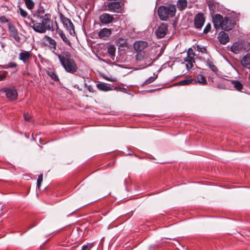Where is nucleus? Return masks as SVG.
I'll return each mask as SVG.
<instances>
[{
    "instance_id": "1",
    "label": "nucleus",
    "mask_w": 250,
    "mask_h": 250,
    "mask_svg": "<svg viewBox=\"0 0 250 250\" xmlns=\"http://www.w3.org/2000/svg\"><path fill=\"white\" fill-rule=\"evenodd\" d=\"M42 19V22H39L32 18H28L29 22L25 21V23L29 26L32 27L34 31L39 33H45L47 30H51L52 27L50 19V15L46 14L44 16H38Z\"/></svg>"
},
{
    "instance_id": "2",
    "label": "nucleus",
    "mask_w": 250,
    "mask_h": 250,
    "mask_svg": "<svg viewBox=\"0 0 250 250\" xmlns=\"http://www.w3.org/2000/svg\"><path fill=\"white\" fill-rule=\"evenodd\" d=\"M54 54L57 56L66 72L74 74L77 71V65L73 59H70V53L69 52H63L61 54L54 53Z\"/></svg>"
},
{
    "instance_id": "3",
    "label": "nucleus",
    "mask_w": 250,
    "mask_h": 250,
    "mask_svg": "<svg viewBox=\"0 0 250 250\" xmlns=\"http://www.w3.org/2000/svg\"><path fill=\"white\" fill-rule=\"evenodd\" d=\"M212 22L214 27L216 30L221 28L226 31H229L235 26V23L231 18L228 17L224 18L219 14H215L212 17Z\"/></svg>"
},
{
    "instance_id": "4",
    "label": "nucleus",
    "mask_w": 250,
    "mask_h": 250,
    "mask_svg": "<svg viewBox=\"0 0 250 250\" xmlns=\"http://www.w3.org/2000/svg\"><path fill=\"white\" fill-rule=\"evenodd\" d=\"M176 7L172 4L160 6L158 9V14L161 20L166 21L169 18H172L175 15Z\"/></svg>"
},
{
    "instance_id": "5",
    "label": "nucleus",
    "mask_w": 250,
    "mask_h": 250,
    "mask_svg": "<svg viewBox=\"0 0 250 250\" xmlns=\"http://www.w3.org/2000/svg\"><path fill=\"white\" fill-rule=\"evenodd\" d=\"M136 60L138 62L141 63V65L143 68L150 65L152 62V59L146 51L137 52L136 55Z\"/></svg>"
},
{
    "instance_id": "6",
    "label": "nucleus",
    "mask_w": 250,
    "mask_h": 250,
    "mask_svg": "<svg viewBox=\"0 0 250 250\" xmlns=\"http://www.w3.org/2000/svg\"><path fill=\"white\" fill-rule=\"evenodd\" d=\"M195 53L193 50L189 48L187 52V56L184 60L187 62L186 67L189 70L193 67V63H195L194 57Z\"/></svg>"
},
{
    "instance_id": "7",
    "label": "nucleus",
    "mask_w": 250,
    "mask_h": 250,
    "mask_svg": "<svg viewBox=\"0 0 250 250\" xmlns=\"http://www.w3.org/2000/svg\"><path fill=\"white\" fill-rule=\"evenodd\" d=\"M61 20L64 27L69 32L70 34H75L74 26L72 21L68 18L64 17H61Z\"/></svg>"
},
{
    "instance_id": "8",
    "label": "nucleus",
    "mask_w": 250,
    "mask_h": 250,
    "mask_svg": "<svg viewBox=\"0 0 250 250\" xmlns=\"http://www.w3.org/2000/svg\"><path fill=\"white\" fill-rule=\"evenodd\" d=\"M205 18L202 13L196 14L194 19V25L195 28L201 29L204 24Z\"/></svg>"
},
{
    "instance_id": "9",
    "label": "nucleus",
    "mask_w": 250,
    "mask_h": 250,
    "mask_svg": "<svg viewBox=\"0 0 250 250\" xmlns=\"http://www.w3.org/2000/svg\"><path fill=\"white\" fill-rule=\"evenodd\" d=\"M43 45L48 46L50 49L52 50V52L54 53L55 50L56 49V42L52 38L45 36L43 39Z\"/></svg>"
},
{
    "instance_id": "10",
    "label": "nucleus",
    "mask_w": 250,
    "mask_h": 250,
    "mask_svg": "<svg viewBox=\"0 0 250 250\" xmlns=\"http://www.w3.org/2000/svg\"><path fill=\"white\" fill-rule=\"evenodd\" d=\"M167 24L162 23L155 31L156 36L160 39L164 38L167 34Z\"/></svg>"
},
{
    "instance_id": "11",
    "label": "nucleus",
    "mask_w": 250,
    "mask_h": 250,
    "mask_svg": "<svg viewBox=\"0 0 250 250\" xmlns=\"http://www.w3.org/2000/svg\"><path fill=\"white\" fill-rule=\"evenodd\" d=\"M100 21L102 24H108L113 22L114 18L113 16L108 13H103L99 17Z\"/></svg>"
},
{
    "instance_id": "12",
    "label": "nucleus",
    "mask_w": 250,
    "mask_h": 250,
    "mask_svg": "<svg viewBox=\"0 0 250 250\" xmlns=\"http://www.w3.org/2000/svg\"><path fill=\"white\" fill-rule=\"evenodd\" d=\"M31 58V54L29 51L22 50L19 55V59L21 61L24 63L29 62L30 59Z\"/></svg>"
},
{
    "instance_id": "13",
    "label": "nucleus",
    "mask_w": 250,
    "mask_h": 250,
    "mask_svg": "<svg viewBox=\"0 0 250 250\" xmlns=\"http://www.w3.org/2000/svg\"><path fill=\"white\" fill-rule=\"evenodd\" d=\"M4 92L6 93V97L11 100H14L17 99L18 93L16 89L14 88H6Z\"/></svg>"
},
{
    "instance_id": "14",
    "label": "nucleus",
    "mask_w": 250,
    "mask_h": 250,
    "mask_svg": "<svg viewBox=\"0 0 250 250\" xmlns=\"http://www.w3.org/2000/svg\"><path fill=\"white\" fill-rule=\"evenodd\" d=\"M147 46V43L146 42L142 41L136 42L134 44V48L137 52L144 51V49H145Z\"/></svg>"
},
{
    "instance_id": "15",
    "label": "nucleus",
    "mask_w": 250,
    "mask_h": 250,
    "mask_svg": "<svg viewBox=\"0 0 250 250\" xmlns=\"http://www.w3.org/2000/svg\"><path fill=\"white\" fill-rule=\"evenodd\" d=\"M218 39L222 44H226L229 41V36L228 33L224 31L220 32L218 35Z\"/></svg>"
},
{
    "instance_id": "16",
    "label": "nucleus",
    "mask_w": 250,
    "mask_h": 250,
    "mask_svg": "<svg viewBox=\"0 0 250 250\" xmlns=\"http://www.w3.org/2000/svg\"><path fill=\"white\" fill-rule=\"evenodd\" d=\"M108 10L113 12H119L121 10V5L119 2H110L107 5Z\"/></svg>"
},
{
    "instance_id": "17",
    "label": "nucleus",
    "mask_w": 250,
    "mask_h": 250,
    "mask_svg": "<svg viewBox=\"0 0 250 250\" xmlns=\"http://www.w3.org/2000/svg\"><path fill=\"white\" fill-rule=\"evenodd\" d=\"M193 80V84H197L199 83L201 85H207L208 84V82L206 80V77L201 75L199 74L195 77H194Z\"/></svg>"
},
{
    "instance_id": "18",
    "label": "nucleus",
    "mask_w": 250,
    "mask_h": 250,
    "mask_svg": "<svg viewBox=\"0 0 250 250\" xmlns=\"http://www.w3.org/2000/svg\"><path fill=\"white\" fill-rule=\"evenodd\" d=\"M111 34V30L110 29L107 28H104L100 30L98 33V36L101 39L106 38L108 37Z\"/></svg>"
},
{
    "instance_id": "19",
    "label": "nucleus",
    "mask_w": 250,
    "mask_h": 250,
    "mask_svg": "<svg viewBox=\"0 0 250 250\" xmlns=\"http://www.w3.org/2000/svg\"><path fill=\"white\" fill-rule=\"evenodd\" d=\"M240 63L243 67L246 68L250 65V52L243 56L240 60Z\"/></svg>"
},
{
    "instance_id": "20",
    "label": "nucleus",
    "mask_w": 250,
    "mask_h": 250,
    "mask_svg": "<svg viewBox=\"0 0 250 250\" xmlns=\"http://www.w3.org/2000/svg\"><path fill=\"white\" fill-rule=\"evenodd\" d=\"M206 65L214 73H216L218 69L216 65H214L213 61L209 58L206 60Z\"/></svg>"
},
{
    "instance_id": "21",
    "label": "nucleus",
    "mask_w": 250,
    "mask_h": 250,
    "mask_svg": "<svg viewBox=\"0 0 250 250\" xmlns=\"http://www.w3.org/2000/svg\"><path fill=\"white\" fill-rule=\"evenodd\" d=\"M242 49V45L241 43L236 42H234L231 46L230 50L235 54L238 53Z\"/></svg>"
},
{
    "instance_id": "22",
    "label": "nucleus",
    "mask_w": 250,
    "mask_h": 250,
    "mask_svg": "<svg viewBox=\"0 0 250 250\" xmlns=\"http://www.w3.org/2000/svg\"><path fill=\"white\" fill-rule=\"evenodd\" d=\"M85 79L84 77H81L80 78V80H79V83H83V84H84V87L86 88V89L88 90V91L89 92V93H94L95 92V90L94 89V88L91 85H87L85 83Z\"/></svg>"
},
{
    "instance_id": "23",
    "label": "nucleus",
    "mask_w": 250,
    "mask_h": 250,
    "mask_svg": "<svg viewBox=\"0 0 250 250\" xmlns=\"http://www.w3.org/2000/svg\"><path fill=\"white\" fill-rule=\"evenodd\" d=\"M97 88L102 91H108L112 89V88L104 83H101L97 84Z\"/></svg>"
},
{
    "instance_id": "24",
    "label": "nucleus",
    "mask_w": 250,
    "mask_h": 250,
    "mask_svg": "<svg viewBox=\"0 0 250 250\" xmlns=\"http://www.w3.org/2000/svg\"><path fill=\"white\" fill-rule=\"evenodd\" d=\"M116 48L113 45H109L107 47V53L111 58L113 60L115 55Z\"/></svg>"
},
{
    "instance_id": "25",
    "label": "nucleus",
    "mask_w": 250,
    "mask_h": 250,
    "mask_svg": "<svg viewBox=\"0 0 250 250\" xmlns=\"http://www.w3.org/2000/svg\"><path fill=\"white\" fill-rule=\"evenodd\" d=\"M231 84H232L234 85V87L237 90L241 91L243 89V84L239 81L237 80H233L231 81Z\"/></svg>"
},
{
    "instance_id": "26",
    "label": "nucleus",
    "mask_w": 250,
    "mask_h": 250,
    "mask_svg": "<svg viewBox=\"0 0 250 250\" xmlns=\"http://www.w3.org/2000/svg\"><path fill=\"white\" fill-rule=\"evenodd\" d=\"M187 6V0H179L177 2V7L179 10H183Z\"/></svg>"
},
{
    "instance_id": "27",
    "label": "nucleus",
    "mask_w": 250,
    "mask_h": 250,
    "mask_svg": "<svg viewBox=\"0 0 250 250\" xmlns=\"http://www.w3.org/2000/svg\"><path fill=\"white\" fill-rule=\"evenodd\" d=\"M18 64L15 62H9L7 64L0 65V69H7L8 68L17 67Z\"/></svg>"
},
{
    "instance_id": "28",
    "label": "nucleus",
    "mask_w": 250,
    "mask_h": 250,
    "mask_svg": "<svg viewBox=\"0 0 250 250\" xmlns=\"http://www.w3.org/2000/svg\"><path fill=\"white\" fill-rule=\"evenodd\" d=\"M8 29L11 36L13 37L14 36L18 34V31L16 27L11 24H9Z\"/></svg>"
},
{
    "instance_id": "29",
    "label": "nucleus",
    "mask_w": 250,
    "mask_h": 250,
    "mask_svg": "<svg viewBox=\"0 0 250 250\" xmlns=\"http://www.w3.org/2000/svg\"><path fill=\"white\" fill-rule=\"evenodd\" d=\"M47 74L51 78L52 80L55 81H59V79L56 74V73L52 70H50L47 72Z\"/></svg>"
},
{
    "instance_id": "30",
    "label": "nucleus",
    "mask_w": 250,
    "mask_h": 250,
    "mask_svg": "<svg viewBox=\"0 0 250 250\" xmlns=\"http://www.w3.org/2000/svg\"><path fill=\"white\" fill-rule=\"evenodd\" d=\"M23 0L25 2V5L28 9L31 10V9H33V8L34 7L35 4L32 0Z\"/></svg>"
},
{
    "instance_id": "31",
    "label": "nucleus",
    "mask_w": 250,
    "mask_h": 250,
    "mask_svg": "<svg viewBox=\"0 0 250 250\" xmlns=\"http://www.w3.org/2000/svg\"><path fill=\"white\" fill-rule=\"evenodd\" d=\"M191 83L193 84L192 79L183 80L178 83V84H179L180 85H188Z\"/></svg>"
},
{
    "instance_id": "32",
    "label": "nucleus",
    "mask_w": 250,
    "mask_h": 250,
    "mask_svg": "<svg viewBox=\"0 0 250 250\" xmlns=\"http://www.w3.org/2000/svg\"><path fill=\"white\" fill-rule=\"evenodd\" d=\"M154 76L150 77L146 80L144 83V84H148L153 83L157 78L158 74H156V75L154 74Z\"/></svg>"
},
{
    "instance_id": "33",
    "label": "nucleus",
    "mask_w": 250,
    "mask_h": 250,
    "mask_svg": "<svg viewBox=\"0 0 250 250\" xmlns=\"http://www.w3.org/2000/svg\"><path fill=\"white\" fill-rule=\"evenodd\" d=\"M61 39L62 40L66 43L67 45L69 46L70 47H71V43L70 42V41L67 38L65 34L61 35Z\"/></svg>"
},
{
    "instance_id": "34",
    "label": "nucleus",
    "mask_w": 250,
    "mask_h": 250,
    "mask_svg": "<svg viewBox=\"0 0 250 250\" xmlns=\"http://www.w3.org/2000/svg\"><path fill=\"white\" fill-rule=\"evenodd\" d=\"M43 181V176L42 174L38 176V179H37V187L40 189L41 184Z\"/></svg>"
},
{
    "instance_id": "35",
    "label": "nucleus",
    "mask_w": 250,
    "mask_h": 250,
    "mask_svg": "<svg viewBox=\"0 0 250 250\" xmlns=\"http://www.w3.org/2000/svg\"><path fill=\"white\" fill-rule=\"evenodd\" d=\"M197 50L200 52L206 53L207 50L205 47L199 45H197Z\"/></svg>"
},
{
    "instance_id": "36",
    "label": "nucleus",
    "mask_w": 250,
    "mask_h": 250,
    "mask_svg": "<svg viewBox=\"0 0 250 250\" xmlns=\"http://www.w3.org/2000/svg\"><path fill=\"white\" fill-rule=\"evenodd\" d=\"M211 26L210 23H208V24H207L204 29L203 33L204 34H207L208 33L211 29Z\"/></svg>"
},
{
    "instance_id": "37",
    "label": "nucleus",
    "mask_w": 250,
    "mask_h": 250,
    "mask_svg": "<svg viewBox=\"0 0 250 250\" xmlns=\"http://www.w3.org/2000/svg\"><path fill=\"white\" fill-rule=\"evenodd\" d=\"M7 74V72L6 71H0V81H3L5 79Z\"/></svg>"
},
{
    "instance_id": "38",
    "label": "nucleus",
    "mask_w": 250,
    "mask_h": 250,
    "mask_svg": "<svg viewBox=\"0 0 250 250\" xmlns=\"http://www.w3.org/2000/svg\"><path fill=\"white\" fill-rule=\"evenodd\" d=\"M19 12H20V13L22 17L25 18L26 17H27V12L25 10L22 9L21 8H19Z\"/></svg>"
},
{
    "instance_id": "39",
    "label": "nucleus",
    "mask_w": 250,
    "mask_h": 250,
    "mask_svg": "<svg viewBox=\"0 0 250 250\" xmlns=\"http://www.w3.org/2000/svg\"><path fill=\"white\" fill-rule=\"evenodd\" d=\"M92 244H87L86 245H84L82 247L81 250H90L92 248Z\"/></svg>"
},
{
    "instance_id": "40",
    "label": "nucleus",
    "mask_w": 250,
    "mask_h": 250,
    "mask_svg": "<svg viewBox=\"0 0 250 250\" xmlns=\"http://www.w3.org/2000/svg\"><path fill=\"white\" fill-rule=\"evenodd\" d=\"M208 6L209 9L211 11H213V12L214 11V10L215 9L216 6L213 3L209 2L208 4Z\"/></svg>"
},
{
    "instance_id": "41",
    "label": "nucleus",
    "mask_w": 250,
    "mask_h": 250,
    "mask_svg": "<svg viewBox=\"0 0 250 250\" xmlns=\"http://www.w3.org/2000/svg\"><path fill=\"white\" fill-rule=\"evenodd\" d=\"M13 38L15 39V41L18 43H20L21 42V39L19 36V33L14 36Z\"/></svg>"
},
{
    "instance_id": "42",
    "label": "nucleus",
    "mask_w": 250,
    "mask_h": 250,
    "mask_svg": "<svg viewBox=\"0 0 250 250\" xmlns=\"http://www.w3.org/2000/svg\"><path fill=\"white\" fill-rule=\"evenodd\" d=\"M0 21L2 23H5L8 21L7 19L4 16L0 17Z\"/></svg>"
},
{
    "instance_id": "43",
    "label": "nucleus",
    "mask_w": 250,
    "mask_h": 250,
    "mask_svg": "<svg viewBox=\"0 0 250 250\" xmlns=\"http://www.w3.org/2000/svg\"><path fill=\"white\" fill-rule=\"evenodd\" d=\"M23 117L24 119L27 121H30L31 119V116L28 114H24Z\"/></svg>"
},
{
    "instance_id": "44",
    "label": "nucleus",
    "mask_w": 250,
    "mask_h": 250,
    "mask_svg": "<svg viewBox=\"0 0 250 250\" xmlns=\"http://www.w3.org/2000/svg\"><path fill=\"white\" fill-rule=\"evenodd\" d=\"M56 31H57V33L60 35V37L61 36V35L64 34V33H63L62 30L61 29H59V28H57Z\"/></svg>"
},
{
    "instance_id": "45",
    "label": "nucleus",
    "mask_w": 250,
    "mask_h": 250,
    "mask_svg": "<svg viewBox=\"0 0 250 250\" xmlns=\"http://www.w3.org/2000/svg\"><path fill=\"white\" fill-rule=\"evenodd\" d=\"M74 87L78 89L80 91H82L83 89L82 88L80 87L79 85L78 84H75Z\"/></svg>"
},
{
    "instance_id": "46",
    "label": "nucleus",
    "mask_w": 250,
    "mask_h": 250,
    "mask_svg": "<svg viewBox=\"0 0 250 250\" xmlns=\"http://www.w3.org/2000/svg\"><path fill=\"white\" fill-rule=\"evenodd\" d=\"M26 75H29L30 74L29 73H26Z\"/></svg>"
}]
</instances>
